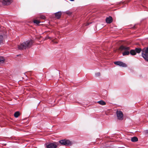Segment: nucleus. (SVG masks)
Segmentation results:
<instances>
[{
  "label": "nucleus",
  "mask_w": 148,
  "mask_h": 148,
  "mask_svg": "<svg viewBox=\"0 0 148 148\" xmlns=\"http://www.w3.org/2000/svg\"><path fill=\"white\" fill-rule=\"evenodd\" d=\"M131 140L132 142H136L138 141V138L136 137H134L131 138Z\"/></svg>",
  "instance_id": "obj_12"
},
{
  "label": "nucleus",
  "mask_w": 148,
  "mask_h": 148,
  "mask_svg": "<svg viewBox=\"0 0 148 148\" xmlns=\"http://www.w3.org/2000/svg\"><path fill=\"white\" fill-rule=\"evenodd\" d=\"M12 2V0H3L2 3L4 5H9Z\"/></svg>",
  "instance_id": "obj_7"
},
{
  "label": "nucleus",
  "mask_w": 148,
  "mask_h": 148,
  "mask_svg": "<svg viewBox=\"0 0 148 148\" xmlns=\"http://www.w3.org/2000/svg\"><path fill=\"white\" fill-rule=\"evenodd\" d=\"M5 59L3 57H0V64L3 63L4 62Z\"/></svg>",
  "instance_id": "obj_14"
},
{
  "label": "nucleus",
  "mask_w": 148,
  "mask_h": 148,
  "mask_svg": "<svg viewBox=\"0 0 148 148\" xmlns=\"http://www.w3.org/2000/svg\"><path fill=\"white\" fill-rule=\"evenodd\" d=\"M89 25V23H87L85 25L86 26H87V25Z\"/></svg>",
  "instance_id": "obj_25"
},
{
  "label": "nucleus",
  "mask_w": 148,
  "mask_h": 148,
  "mask_svg": "<svg viewBox=\"0 0 148 148\" xmlns=\"http://www.w3.org/2000/svg\"><path fill=\"white\" fill-rule=\"evenodd\" d=\"M20 115V113L18 112H15L14 114V116L16 117H18Z\"/></svg>",
  "instance_id": "obj_17"
},
{
  "label": "nucleus",
  "mask_w": 148,
  "mask_h": 148,
  "mask_svg": "<svg viewBox=\"0 0 148 148\" xmlns=\"http://www.w3.org/2000/svg\"><path fill=\"white\" fill-rule=\"evenodd\" d=\"M130 54L132 55H135L136 54L135 51L134 50H132L130 51Z\"/></svg>",
  "instance_id": "obj_15"
},
{
  "label": "nucleus",
  "mask_w": 148,
  "mask_h": 148,
  "mask_svg": "<svg viewBox=\"0 0 148 148\" xmlns=\"http://www.w3.org/2000/svg\"><path fill=\"white\" fill-rule=\"evenodd\" d=\"M3 39V36L1 35H0V44L2 42Z\"/></svg>",
  "instance_id": "obj_19"
},
{
  "label": "nucleus",
  "mask_w": 148,
  "mask_h": 148,
  "mask_svg": "<svg viewBox=\"0 0 148 148\" xmlns=\"http://www.w3.org/2000/svg\"><path fill=\"white\" fill-rule=\"evenodd\" d=\"M40 18L42 19H45L46 18V17L44 16H40Z\"/></svg>",
  "instance_id": "obj_22"
},
{
  "label": "nucleus",
  "mask_w": 148,
  "mask_h": 148,
  "mask_svg": "<svg viewBox=\"0 0 148 148\" xmlns=\"http://www.w3.org/2000/svg\"><path fill=\"white\" fill-rule=\"evenodd\" d=\"M34 22L35 23L38 24L40 23V21L39 20H34Z\"/></svg>",
  "instance_id": "obj_18"
},
{
  "label": "nucleus",
  "mask_w": 148,
  "mask_h": 148,
  "mask_svg": "<svg viewBox=\"0 0 148 148\" xmlns=\"http://www.w3.org/2000/svg\"><path fill=\"white\" fill-rule=\"evenodd\" d=\"M48 39H51V37H50L48 36H47L46 37V38L45 39V40H47Z\"/></svg>",
  "instance_id": "obj_24"
},
{
  "label": "nucleus",
  "mask_w": 148,
  "mask_h": 148,
  "mask_svg": "<svg viewBox=\"0 0 148 148\" xmlns=\"http://www.w3.org/2000/svg\"><path fill=\"white\" fill-rule=\"evenodd\" d=\"M116 116L118 120H122L123 118V114L121 111L117 110L116 112Z\"/></svg>",
  "instance_id": "obj_4"
},
{
  "label": "nucleus",
  "mask_w": 148,
  "mask_h": 148,
  "mask_svg": "<svg viewBox=\"0 0 148 148\" xmlns=\"http://www.w3.org/2000/svg\"><path fill=\"white\" fill-rule=\"evenodd\" d=\"M52 42L54 43L57 44L58 43V42L56 41H55L54 40H52Z\"/></svg>",
  "instance_id": "obj_23"
},
{
  "label": "nucleus",
  "mask_w": 148,
  "mask_h": 148,
  "mask_svg": "<svg viewBox=\"0 0 148 148\" xmlns=\"http://www.w3.org/2000/svg\"><path fill=\"white\" fill-rule=\"evenodd\" d=\"M142 56L145 60L148 61V54L142 53Z\"/></svg>",
  "instance_id": "obj_10"
},
{
  "label": "nucleus",
  "mask_w": 148,
  "mask_h": 148,
  "mask_svg": "<svg viewBox=\"0 0 148 148\" xmlns=\"http://www.w3.org/2000/svg\"><path fill=\"white\" fill-rule=\"evenodd\" d=\"M33 41L32 40L24 42L18 45V48L20 50L28 49L30 48L32 45Z\"/></svg>",
  "instance_id": "obj_1"
},
{
  "label": "nucleus",
  "mask_w": 148,
  "mask_h": 148,
  "mask_svg": "<svg viewBox=\"0 0 148 148\" xmlns=\"http://www.w3.org/2000/svg\"><path fill=\"white\" fill-rule=\"evenodd\" d=\"M100 73H97L95 74V76L96 77H98L100 75Z\"/></svg>",
  "instance_id": "obj_20"
},
{
  "label": "nucleus",
  "mask_w": 148,
  "mask_h": 148,
  "mask_svg": "<svg viewBox=\"0 0 148 148\" xmlns=\"http://www.w3.org/2000/svg\"><path fill=\"white\" fill-rule=\"evenodd\" d=\"M148 54V47L147 48L143 49L142 50V53Z\"/></svg>",
  "instance_id": "obj_11"
},
{
  "label": "nucleus",
  "mask_w": 148,
  "mask_h": 148,
  "mask_svg": "<svg viewBox=\"0 0 148 148\" xmlns=\"http://www.w3.org/2000/svg\"><path fill=\"white\" fill-rule=\"evenodd\" d=\"M65 13L69 15H71L72 14V12L69 11H66Z\"/></svg>",
  "instance_id": "obj_21"
},
{
  "label": "nucleus",
  "mask_w": 148,
  "mask_h": 148,
  "mask_svg": "<svg viewBox=\"0 0 148 148\" xmlns=\"http://www.w3.org/2000/svg\"><path fill=\"white\" fill-rule=\"evenodd\" d=\"M46 145L47 148H56L57 147L58 144L56 143H47Z\"/></svg>",
  "instance_id": "obj_5"
},
{
  "label": "nucleus",
  "mask_w": 148,
  "mask_h": 148,
  "mask_svg": "<svg viewBox=\"0 0 148 148\" xmlns=\"http://www.w3.org/2000/svg\"><path fill=\"white\" fill-rule=\"evenodd\" d=\"M141 51H142V50H141V49L140 48H136L135 49L136 52L138 53H139Z\"/></svg>",
  "instance_id": "obj_16"
},
{
  "label": "nucleus",
  "mask_w": 148,
  "mask_h": 148,
  "mask_svg": "<svg viewBox=\"0 0 148 148\" xmlns=\"http://www.w3.org/2000/svg\"><path fill=\"white\" fill-rule=\"evenodd\" d=\"M106 20L107 23H110L112 22V18L110 16L109 17L107 18Z\"/></svg>",
  "instance_id": "obj_9"
},
{
  "label": "nucleus",
  "mask_w": 148,
  "mask_h": 148,
  "mask_svg": "<svg viewBox=\"0 0 148 148\" xmlns=\"http://www.w3.org/2000/svg\"><path fill=\"white\" fill-rule=\"evenodd\" d=\"M114 64H115L123 67H126L127 66V65L125 63L121 61L115 62H114Z\"/></svg>",
  "instance_id": "obj_6"
},
{
  "label": "nucleus",
  "mask_w": 148,
  "mask_h": 148,
  "mask_svg": "<svg viewBox=\"0 0 148 148\" xmlns=\"http://www.w3.org/2000/svg\"><path fill=\"white\" fill-rule=\"evenodd\" d=\"M55 17L59 19L60 18L62 15V12H59L57 13H55Z\"/></svg>",
  "instance_id": "obj_8"
},
{
  "label": "nucleus",
  "mask_w": 148,
  "mask_h": 148,
  "mask_svg": "<svg viewBox=\"0 0 148 148\" xmlns=\"http://www.w3.org/2000/svg\"><path fill=\"white\" fill-rule=\"evenodd\" d=\"M99 104L102 105H105L106 104V103L103 100H101L97 102Z\"/></svg>",
  "instance_id": "obj_13"
},
{
  "label": "nucleus",
  "mask_w": 148,
  "mask_h": 148,
  "mask_svg": "<svg viewBox=\"0 0 148 148\" xmlns=\"http://www.w3.org/2000/svg\"><path fill=\"white\" fill-rule=\"evenodd\" d=\"M70 1H74L75 0H70Z\"/></svg>",
  "instance_id": "obj_26"
},
{
  "label": "nucleus",
  "mask_w": 148,
  "mask_h": 148,
  "mask_svg": "<svg viewBox=\"0 0 148 148\" xmlns=\"http://www.w3.org/2000/svg\"><path fill=\"white\" fill-rule=\"evenodd\" d=\"M59 143L62 145L65 146L71 145L72 144V142L68 140H61L59 141Z\"/></svg>",
  "instance_id": "obj_3"
},
{
  "label": "nucleus",
  "mask_w": 148,
  "mask_h": 148,
  "mask_svg": "<svg viewBox=\"0 0 148 148\" xmlns=\"http://www.w3.org/2000/svg\"><path fill=\"white\" fill-rule=\"evenodd\" d=\"M119 49L121 51H125L123 53V56L128 55L129 54V52L128 51L130 49V48L129 47L121 46L120 47Z\"/></svg>",
  "instance_id": "obj_2"
}]
</instances>
